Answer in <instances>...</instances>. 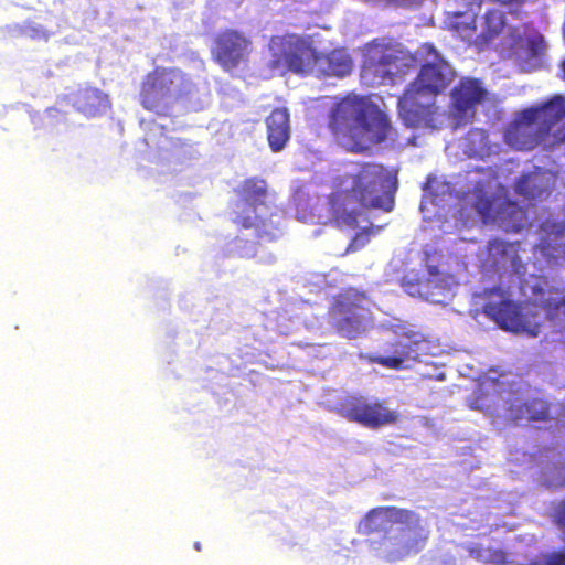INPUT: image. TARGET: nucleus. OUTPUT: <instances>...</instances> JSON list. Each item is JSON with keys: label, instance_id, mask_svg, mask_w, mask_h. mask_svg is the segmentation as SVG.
Segmentation results:
<instances>
[{"label": "nucleus", "instance_id": "nucleus-1", "mask_svg": "<svg viewBox=\"0 0 565 565\" xmlns=\"http://www.w3.org/2000/svg\"><path fill=\"white\" fill-rule=\"evenodd\" d=\"M396 186V175L383 164L362 163L355 172L340 177L328 195L330 222L338 228L353 230L366 210L392 211Z\"/></svg>", "mask_w": 565, "mask_h": 565}, {"label": "nucleus", "instance_id": "nucleus-2", "mask_svg": "<svg viewBox=\"0 0 565 565\" xmlns=\"http://www.w3.org/2000/svg\"><path fill=\"white\" fill-rule=\"evenodd\" d=\"M416 54L422 65L398 98V114L407 127L437 129L439 107L434 98L447 90L456 73L431 43H423Z\"/></svg>", "mask_w": 565, "mask_h": 565}, {"label": "nucleus", "instance_id": "nucleus-3", "mask_svg": "<svg viewBox=\"0 0 565 565\" xmlns=\"http://www.w3.org/2000/svg\"><path fill=\"white\" fill-rule=\"evenodd\" d=\"M328 127L335 138L347 141L350 150L364 152L370 145L383 142L392 129L387 115L370 96L354 93L334 104Z\"/></svg>", "mask_w": 565, "mask_h": 565}, {"label": "nucleus", "instance_id": "nucleus-4", "mask_svg": "<svg viewBox=\"0 0 565 565\" xmlns=\"http://www.w3.org/2000/svg\"><path fill=\"white\" fill-rule=\"evenodd\" d=\"M359 527L365 535L385 532L384 543L393 559L417 554L426 546L429 536L418 514L396 507L371 510Z\"/></svg>", "mask_w": 565, "mask_h": 565}, {"label": "nucleus", "instance_id": "nucleus-5", "mask_svg": "<svg viewBox=\"0 0 565 565\" xmlns=\"http://www.w3.org/2000/svg\"><path fill=\"white\" fill-rule=\"evenodd\" d=\"M565 118V98L555 95L545 103L523 109L504 131V140L521 151L544 143L552 129Z\"/></svg>", "mask_w": 565, "mask_h": 565}, {"label": "nucleus", "instance_id": "nucleus-6", "mask_svg": "<svg viewBox=\"0 0 565 565\" xmlns=\"http://www.w3.org/2000/svg\"><path fill=\"white\" fill-rule=\"evenodd\" d=\"M413 60L408 52L374 40L366 46L362 73L377 85L392 84L408 73Z\"/></svg>", "mask_w": 565, "mask_h": 565}, {"label": "nucleus", "instance_id": "nucleus-7", "mask_svg": "<svg viewBox=\"0 0 565 565\" xmlns=\"http://www.w3.org/2000/svg\"><path fill=\"white\" fill-rule=\"evenodd\" d=\"M477 296L484 300L482 312L501 329L514 333L525 332L532 337L539 334L540 326L527 321L520 306L510 299L508 291L503 288H486Z\"/></svg>", "mask_w": 565, "mask_h": 565}, {"label": "nucleus", "instance_id": "nucleus-8", "mask_svg": "<svg viewBox=\"0 0 565 565\" xmlns=\"http://www.w3.org/2000/svg\"><path fill=\"white\" fill-rule=\"evenodd\" d=\"M363 292L349 290L338 295L330 309L332 328L342 337L353 340L364 330L370 310L364 306Z\"/></svg>", "mask_w": 565, "mask_h": 565}, {"label": "nucleus", "instance_id": "nucleus-9", "mask_svg": "<svg viewBox=\"0 0 565 565\" xmlns=\"http://www.w3.org/2000/svg\"><path fill=\"white\" fill-rule=\"evenodd\" d=\"M185 74L175 67L157 66L148 72L140 84L139 102L149 111L160 113L175 93Z\"/></svg>", "mask_w": 565, "mask_h": 565}, {"label": "nucleus", "instance_id": "nucleus-10", "mask_svg": "<svg viewBox=\"0 0 565 565\" xmlns=\"http://www.w3.org/2000/svg\"><path fill=\"white\" fill-rule=\"evenodd\" d=\"M273 66L296 74L311 73L316 50L312 43L297 34L275 36L270 41Z\"/></svg>", "mask_w": 565, "mask_h": 565}, {"label": "nucleus", "instance_id": "nucleus-11", "mask_svg": "<svg viewBox=\"0 0 565 565\" xmlns=\"http://www.w3.org/2000/svg\"><path fill=\"white\" fill-rule=\"evenodd\" d=\"M339 414L349 422L356 423L369 429H379L395 425L399 413L391 409L382 399H369L363 396L347 398L339 408Z\"/></svg>", "mask_w": 565, "mask_h": 565}, {"label": "nucleus", "instance_id": "nucleus-12", "mask_svg": "<svg viewBox=\"0 0 565 565\" xmlns=\"http://www.w3.org/2000/svg\"><path fill=\"white\" fill-rule=\"evenodd\" d=\"M487 97V90L477 78H462L451 92V110L458 122L475 116V108Z\"/></svg>", "mask_w": 565, "mask_h": 565}, {"label": "nucleus", "instance_id": "nucleus-13", "mask_svg": "<svg viewBox=\"0 0 565 565\" xmlns=\"http://www.w3.org/2000/svg\"><path fill=\"white\" fill-rule=\"evenodd\" d=\"M424 341L420 332L408 331L392 343V355H371L369 361L391 370H402L407 360L418 358V345Z\"/></svg>", "mask_w": 565, "mask_h": 565}, {"label": "nucleus", "instance_id": "nucleus-14", "mask_svg": "<svg viewBox=\"0 0 565 565\" xmlns=\"http://www.w3.org/2000/svg\"><path fill=\"white\" fill-rule=\"evenodd\" d=\"M535 248L547 259H565V222L543 221Z\"/></svg>", "mask_w": 565, "mask_h": 565}, {"label": "nucleus", "instance_id": "nucleus-15", "mask_svg": "<svg viewBox=\"0 0 565 565\" xmlns=\"http://www.w3.org/2000/svg\"><path fill=\"white\" fill-rule=\"evenodd\" d=\"M246 41L234 31L220 33L212 49L213 58L226 71L236 67L243 56Z\"/></svg>", "mask_w": 565, "mask_h": 565}, {"label": "nucleus", "instance_id": "nucleus-16", "mask_svg": "<svg viewBox=\"0 0 565 565\" xmlns=\"http://www.w3.org/2000/svg\"><path fill=\"white\" fill-rule=\"evenodd\" d=\"M351 56L343 49H335L328 53L316 52L311 73L318 77H344L352 71Z\"/></svg>", "mask_w": 565, "mask_h": 565}, {"label": "nucleus", "instance_id": "nucleus-17", "mask_svg": "<svg viewBox=\"0 0 565 565\" xmlns=\"http://www.w3.org/2000/svg\"><path fill=\"white\" fill-rule=\"evenodd\" d=\"M267 140L273 152L285 149L290 139V117L287 108L277 107L266 118Z\"/></svg>", "mask_w": 565, "mask_h": 565}, {"label": "nucleus", "instance_id": "nucleus-18", "mask_svg": "<svg viewBox=\"0 0 565 565\" xmlns=\"http://www.w3.org/2000/svg\"><path fill=\"white\" fill-rule=\"evenodd\" d=\"M510 417L513 422H547L551 419V405L543 398L527 399L518 405H511Z\"/></svg>", "mask_w": 565, "mask_h": 565}, {"label": "nucleus", "instance_id": "nucleus-19", "mask_svg": "<svg viewBox=\"0 0 565 565\" xmlns=\"http://www.w3.org/2000/svg\"><path fill=\"white\" fill-rule=\"evenodd\" d=\"M108 96L98 88L86 87L75 97L76 109L86 117H96L109 108Z\"/></svg>", "mask_w": 565, "mask_h": 565}, {"label": "nucleus", "instance_id": "nucleus-20", "mask_svg": "<svg viewBox=\"0 0 565 565\" xmlns=\"http://www.w3.org/2000/svg\"><path fill=\"white\" fill-rule=\"evenodd\" d=\"M276 194L268 189L264 179H249V207L255 213L264 212L267 214L275 206Z\"/></svg>", "mask_w": 565, "mask_h": 565}, {"label": "nucleus", "instance_id": "nucleus-21", "mask_svg": "<svg viewBox=\"0 0 565 565\" xmlns=\"http://www.w3.org/2000/svg\"><path fill=\"white\" fill-rule=\"evenodd\" d=\"M434 279H424L415 270L406 273L399 281L401 287L413 297L424 298L429 301H439L435 299V292L433 291Z\"/></svg>", "mask_w": 565, "mask_h": 565}, {"label": "nucleus", "instance_id": "nucleus-22", "mask_svg": "<svg viewBox=\"0 0 565 565\" xmlns=\"http://www.w3.org/2000/svg\"><path fill=\"white\" fill-rule=\"evenodd\" d=\"M505 25L504 14L500 10L492 9L484 14V30L481 38L484 42L491 41L499 35Z\"/></svg>", "mask_w": 565, "mask_h": 565}, {"label": "nucleus", "instance_id": "nucleus-23", "mask_svg": "<svg viewBox=\"0 0 565 565\" xmlns=\"http://www.w3.org/2000/svg\"><path fill=\"white\" fill-rule=\"evenodd\" d=\"M383 226H365L351 238L345 253H354L366 246L372 235H376Z\"/></svg>", "mask_w": 565, "mask_h": 565}, {"label": "nucleus", "instance_id": "nucleus-24", "mask_svg": "<svg viewBox=\"0 0 565 565\" xmlns=\"http://www.w3.org/2000/svg\"><path fill=\"white\" fill-rule=\"evenodd\" d=\"M541 308L545 311L546 317L554 321L565 318V297L562 298H542L540 300Z\"/></svg>", "mask_w": 565, "mask_h": 565}, {"label": "nucleus", "instance_id": "nucleus-25", "mask_svg": "<svg viewBox=\"0 0 565 565\" xmlns=\"http://www.w3.org/2000/svg\"><path fill=\"white\" fill-rule=\"evenodd\" d=\"M515 192L526 199H535L541 193V190L534 184V178L521 175L515 183Z\"/></svg>", "mask_w": 565, "mask_h": 565}, {"label": "nucleus", "instance_id": "nucleus-26", "mask_svg": "<svg viewBox=\"0 0 565 565\" xmlns=\"http://www.w3.org/2000/svg\"><path fill=\"white\" fill-rule=\"evenodd\" d=\"M535 565H565V550L542 554Z\"/></svg>", "mask_w": 565, "mask_h": 565}, {"label": "nucleus", "instance_id": "nucleus-27", "mask_svg": "<svg viewBox=\"0 0 565 565\" xmlns=\"http://www.w3.org/2000/svg\"><path fill=\"white\" fill-rule=\"evenodd\" d=\"M426 267L429 275L427 279L435 280L433 284V291L435 292V289H445V279L440 277L441 273L439 271L438 266L428 264Z\"/></svg>", "mask_w": 565, "mask_h": 565}, {"label": "nucleus", "instance_id": "nucleus-28", "mask_svg": "<svg viewBox=\"0 0 565 565\" xmlns=\"http://www.w3.org/2000/svg\"><path fill=\"white\" fill-rule=\"evenodd\" d=\"M554 520L559 527L565 529V500L555 507Z\"/></svg>", "mask_w": 565, "mask_h": 565}, {"label": "nucleus", "instance_id": "nucleus-29", "mask_svg": "<svg viewBox=\"0 0 565 565\" xmlns=\"http://www.w3.org/2000/svg\"><path fill=\"white\" fill-rule=\"evenodd\" d=\"M477 15L476 14H472L470 18H469V22L465 23L463 26H460V24L458 22H456L454 24V28L458 31H465V30H472V31H476L477 26H476V20Z\"/></svg>", "mask_w": 565, "mask_h": 565}, {"label": "nucleus", "instance_id": "nucleus-30", "mask_svg": "<svg viewBox=\"0 0 565 565\" xmlns=\"http://www.w3.org/2000/svg\"><path fill=\"white\" fill-rule=\"evenodd\" d=\"M271 214V210H269V212L267 214H265L264 212H257L256 213V217H266L267 215H270Z\"/></svg>", "mask_w": 565, "mask_h": 565}, {"label": "nucleus", "instance_id": "nucleus-31", "mask_svg": "<svg viewBox=\"0 0 565 565\" xmlns=\"http://www.w3.org/2000/svg\"><path fill=\"white\" fill-rule=\"evenodd\" d=\"M452 15L458 19V18L465 17V13L460 12V11H457V12H454Z\"/></svg>", "mask_w": 565, "mask_h": 565}, {"label": "nucleus", "instance_id": "nucleus-32", "mask_svg": "<svg viewBox=\"0 0 565 565\" xmlns=\"http://www.w3.org/2000/svg\"><path fill=\"white\" fill-rule=\"evenodd\" d=\"M194 547H195V550L201 551V544H200L199 542H196V543L194 544Z\"/></svg>", "mask_w": 565, "mask_h": 565}, {"label": "nucleus", "instance_id": "nucleus-33", "mask_svg": "<svg viewBox=\"0 0 565 565\" xmlns=\"http://www.w3.org/2000/svg\"><path fill=\"white\" fill-rule=\"evenodd\" d=\"M562 70H563V72H564V78H565V61L563 62Z\"/></svg>", "mask_w": 565, "mask_h": 565}, {"label": "nucleus", "instance_id": "nucleus-34", "mask_svg": "<svg viewBox=\"0 0 565 565\" xmlns=\"http://www.w3.org/2000/svg\"><path fill=\"white\" fill-rule=\"evenodd\" d=\"M479 212H480L481 214H483V215H486V214H487V212H486V211H483V209H480V210H479Z\"/></svg>", "mask_w": 565, "mask_h": 565}, {"label": "nucleus", "instance_id": "nucleus-35", "mask_svg": "<svg viewBox=\"0 0 565 565\" xmlns=\"http://www.w3.org/2000/svg\"><path fill=\"white\" fill-rule=\"evenodd\" d=\"M490 202H487L486 210H489Z\"/></svg>", "mask_w": 565, "mask_h": 565}]
</instances>
